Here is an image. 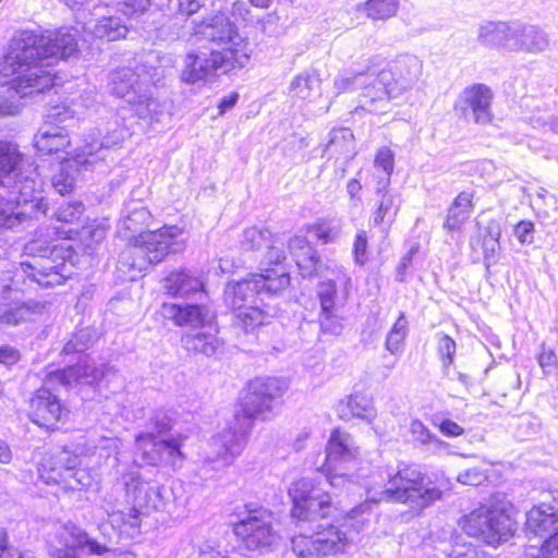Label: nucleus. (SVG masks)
Masks as SVG:
<instances>
[{
	"label": "nucleus",
	"mask_w": 558,
	"mask_h": 558,
	"mask_svg": "<svg viewBox=\"0 0 558 558\" xmlns=\"http://www.w3.org/2000/svg\"><path fill=\"white\" fill-rule=\"evenodd\" d=\"M78 31L61 27L40 33L16 31L0 58V116L20 110V99L43 94L54 85L53 60L66 59L77 51Z\"/></svg>",
	"instance_id": "nucleus-1"
},
{
	"label": "nucleus",
	"mask_w": 558,
	"mask_h": 558,
	"mask_svg": "<svg viewBox=\"0 0 558 558\" xmlns=\"http://www.w3.org/2000/svg\"><path fill=\"white\" fill-rule=\"evenodd\" d=\"M359 450L353 446L351 436L336 429L328 441L324 457L323 471L324 481L320 478L303 477L291 484L289 496L293 507L291 514L300 522H313L316 519H325L336 510L330 494L325 486L331 488L345 487L353 483L354 477L363 480V487L366 492L365 517L369 519L368 504L391 501L390 497L384 496L381 492L389 489L388 471H377L369 476L354 474L357 465Z\"/></svg>",
	"instance_id": "nucleus-2"
},
{
	"label": "nucleus",
	"mask_w": 558,
	"mask_h": 558,
	"mask_svg": "<svg viewBox=\"0 0 558 558\" xmlns=\"http://www.w3.org/2000/svg\"><path fill=\"white\" fill-rule=\"evenodd\" d=\"M28 259L22 260L13 277L0 279V323L17 325L41 314L46 305L26 302L24 293L33 284L43 288L60 286L72 275L74 250L66 242L44 245L39 240L25 246Z\"/></svg>",
	"instance_id": "nucleus-3"
},
{
	"label": "nucleus",
	"mask_w": 558,
	"mask_h": 558,
	"mask_svg": "<svg viewBox=\"0 0 558 558\" xmlns=\"http://www.w3.org/2000/svg\"><path fill=\"white\" fill-rule=\"evenodd\" d=\"M151 218L150 213L138 202L125 205L118 223V233L129 241L120 254L117 269L125 280H136L142 274L177 251V239L182 234L178 226H165L155 231H142Z\"/></svg>",
	"instance_id": "nucleus-4"
},
{
	"label": "nucleus",
	"mask_w": 558,
	"mask_h": 558,
	"mask_svg": "<svg viewBox=\"0 0 558 558\" xmlns=\"http://www.w3.org/2000/svg\"><path fill=\"white\" fill-rule=\"evenodd\" d=\"M287 389V383L277 377H257L247 384L241 411L235 412L228 426L213 438L211 445L223 466L230 465L242 453L254 421L272 416Z\"/></svg>",
	"instance_id": "nucleus-5"
},
{
	"label": "nucleus",
	"mask_w": 558,
	"mask_h": 558,
	"mask_svg": "<svg viewBox=\"0 0 558 558\" xmlns=\"http://www.w3.org/2000/svg\"><path fill=\"white\" fill-rule=\"evenodd\" d=\"M290 284V276L282 269H265L240 281H230L223 291V302L233 312V327L245 333L266 325L275 308L265 303Z\"/></svg>",
	"instance_id": "nucleus-6"
},
{
	"label": "nucleus",
	"mask_w": 558,
	"mask_h": 558,
	"mask_svg": "<svg viewBox=\"0 0 558 558\" xmlns=\"http://www.w3.org/2000/svg\"><path fill=\"white\" fill-rule=\"evenodd\" d=\"M423 72L422 60L414 54H401L385 63L384 59H369V74L374 87L366 86L361 99V106L369 113H385L389 100L407 90L412 89Z\"/></svg>",
	"instance_id": "nucleus-7"
},
{
	"label": "nucleus",
	"mask_w": 558,
	"mask_h": 558,
	"mask_svg": "<svg viewBox=\"0 0 558 558\" xmlns=\"http://www.w3.org/2000/svg\"><path fill=\"white\" fill-rule=\"evenodd\" d=\"M365 506L353 508L341 522L316 525L311 536L300 534L292 538V550L296 558H325L349 550L360 542V533L368 524Z\"/></svg>",
	"instance_id": "nucleus-8"
},
{
	"label": "nucleus",
	"mask_w": 558,
	"mask_h": 558,
	"mask_svg": "<svg viewBox=\"0 0 558 558\" xmlns=\"http://www.w3.org/2000/svg\"><path fill=\"white\" fill-rule=\"evenodd\" d=\"M119 445L120 439L117 437L101 436L92 440L82 437L73 451L62 449L46 457L38 468L39 477L45 484L60 485L66 490L81 489V472L76 470L80 464L78 456L98 453L99 457L109 458L118 452Z\"/></svg>",
	"instance_id": "nucleus-9"
},
{
	"label": "nucleus",
	"mask_w": 558,
	"mask_h": 558,
	"mask_svg": "<svg viewBox=\"0 0 558 558\" xmlns=\"http://www.w3.org/2000/svg\"><path fill=\"white\" fill-rule=\"evenodd\" d=\"M451 489V482L444 473L423 474L416 466L402 465L389 476V489L383 492L393 502L424 509L440 500Z\"/></svg>",
	"instance_id": "nucleus-10"
},
{
	"label": "nucleus",
	"mask_w": 558,
	"mask_h": 558,
	"mask_svg": "<svg viewBox=\"0 0 558 558\" xmlns=\"http://www.w3.org/2000/svg\"><path fill=\"white\" fill-rule=\"evenodd\" d=\"M194 37L197 43L208 41L221 49H211L230 60L231 66L244 68L251 58L250 43L238 31V27L223 14L215 15L194 25Z\"/></svg>",
	"instance_id": "nucleus-11"
},
{
	"label": "nucleus",
	"mask_w": 558,
	"mask_h": 558,
	"mask_svg": "<svg viewBox=\"0 0 558 558\" xmlns=\"http://www.w3.org/2000/svg\"><path fill=\"white\" fill-rule=\"evenodd\" d=\"M40 189V182L26 175L19 190H8V198L0 194V232L16 230L27 220L47 214L48 203Z\"/></svg>",
	"instance_id": "nucleus-12"
},
{
	"label": "nucleus",
	"mask_w": 558,
	"mask_h": 558,
	"mask_svg": "<svg viewBox=\"0 0 558 558\" xmlns=\"http://www.w3.org/2000/svg\"><path fill=\"white\" fill-rule=\"evenodd\" d=\"M135 62L134 68L112 71L108 82L110 93L129 104L135 102L146 87L157 85L162 76V71L155 65L157 57L153 52L141 56Z\"/></svg>",
	"instance_id": "nucleus-13"
},
{
	"label": "nucleus",
	"mask_w": 558,
	"mask_h": 558,
	"mask_svg": "<svg viewBox=\"0 0 558 558\" xmlns=\"http://www.w3.org/2000/svg\"><path fill=\"white\" fill-rule=\"evenodd\" d=\"M125 500L130 505L129 519L125 521L132 527L138 526L141 514L150 511H163L169 504L168 490L145 482L138 471H131L123 476Z\"/></svg>",
	"instance_id": "nucleus-14"
},
{
	"label": "nucleus",
	"mask_w": 558,
	"mask_h": 558,
	"mask_svg": "<svg viewBox=\"0 0 558 558\" xmlns=\"http://www.w3.org/2000/svg\"><path fill=\"white\" fill-rule=\"evenodd\" d=\"M460 525L469 536L489 546H497L513 534L511 518L502 510L489 507L473 510L462 519Z\"/></svg>",
	"instance_id": "nucleus-15"
},
{
	"label": "nucleus",
	"mask_w": 558,
	"mask_h": 558,
	"mask_svg": "<svg viewBox=\"0 0 558 558\" xmlns=\"http://www.w3.org/2000/svg\"><path fill=\"white\" fill-rule=\"evenodd\" d=\"M233 532L246 550L257 554L270 550L278 537L272 513L264 508L248 509L247 515L234 524Z\"/></svg>",
	"instance_id": "nucleus-16"
},
{
	"label": "nucleus",
	"mask_w": 558,
	"mask_h": 558,
	"mask_svg": "<svg viewBox=\"0 0 558 558\" xmlns=\"http://www.w3.org/2000/svg\"><path fill=\"white\" fill-rule=\"evenodd\" d=\"M126 136H129V130L118 117H114L104 130H92L85 136L82 146L77 149L76 161L89 162L95 167L105 159L107 150L120 146Z\"/></svg>",
	"instance_id": "nucleus-17"
},
{
	"label": "nucleus",
	"mask_w": 558,
	"mask_h": 558,
	"mask_svg": "<svg viewBox=\"0 0 558 558\" xmlns=\"http://www.w3.org/2000/svg\"><path fill=\"white\" fill-rule=\"evenodd\" d=\"M185 437L178 435L157 441L149 430L140 433L136 438V448L142 459L149 465L166 464L181 468L184 454L181 450Z\"/></svg>",
	"instance_id": "nucleus-18"
},
{
	"label": "nucleus",
	"mask_w": 558,
	"mask_h": 558,
	"mask_svg": "<svg viewBox=\"0 0 558 558\" xmlns=\"http://www.w3.org/2000/svg\"><path fill=\"white\" fill-rule=\"evenodd\" d=\"M57 386H60L59 383L48 385L46 377L44 386L36 390L29 400L28 417L41 428L52 430L69 415V410L53 392Z\"/></svg>",
	"instance_id": "nucleus-19"
},
{
	"label": "nucleus",
	"mask_w": 558,
	"mask_h": 558,
	"mask_svg": "<svg viewBox=\"0 0 558 558\" xmlns=\"http://www.w3.org/2000/svg\"><path fill=\"white\" fill-rule=\"evenodd\" d=\"M549 495L551 501H543L526 513V530L543 539L542 548L533 546L520 558H544L546 539L558 533V490Z\"/></svg>",
	"instance_id": "nucleus-20"
},
{
	"label": "nucleus",
	"mask_w": 558,
	"mask_h": 558,
	"mask_svg": "<svg viewBox=\"0 0 558 558\" xmlns=\"http://www.w3.org/2000/svg\"><path fill=\"white\" fill-rule=\"evenodd\" d=\"M351 279L345 278L344 288L339 290L335 281H323L317 287L320 304L319 324L326 333L338 335L342 330V308L348 300V286Z\"/></svg>",
	"instance_id": "nucleus-21"
},
{
	"label": "nucleus",
	"mask_w": 558,
	"mask_h": 558,
	"mask_svg": "<svg viewBox=\"0 0 558 558\" xmlns=\"http://www.w3.org/2000/svg\"><path fill=\"white\" fill-rule=\"evenodd\" d=\"M60 546L50 545L51 558H80L76 549L92 556H102L110 551L109 545L90 537L84 530L72 522L64 524L57 533Z\"/></svg>",
	"instance_id": "nucleus-22"
},
{
	"label": "nucleus",
	"mask_w": 558,
	"mask_h": 558,
	"mask_svg": "<svg viewBox=\"0 0 558 558\" xmlns=\"http://www.w3.org/2000/svg\"><path fill=\"white\" fill-rule=\"evenodd\" d=\"M233 69L236 68L231 66L230 60L218 52L191 50L184 57L181 80L186 84H202L215 76L219 70L228 73Z\"/></svg>",
	"instance_id": "nucleus-23"
},
{
	"label": "nucleus",
	"mask_w": 558,
	"mask_h": 558,
	"mask_svg": "<svg viewBox=\"0 0 558 558\" xmlns=\"http://www.w3.org/2000/svg\"><path fill=\"white\" fill-rule=\"evenodd\" d=\"M494 93L485 84L476 83L463 88L454 102L456 112L466 121L487 124L493 119Z\"/></svg>",
	"instance_id": "nucleus-24"
},
{
	"label": "nucleus",
	"mask_w": 558,
	"mask_h": 558,
	"mask_svg": "<svg viewBox=\"0 0 558 558\" xmlns=\"http://www.w3.org/2000/svg\"><path fill=\"white\" fill-rule=\"evenodd\" d=\"M24 169V159L17 146L8 141H0V186L13 192L21 186L24 177L31 175L37 182V167Z\"/></svg>",
	"instance_id": "nucleus-25"
},
{
	"label": "nucleus",
	"mask_w": 558,
	"mask_h": 558,
	"mask_svg": "<svg viewBox=\"0 0 558 558\" xmlns=\"http://www.w3.org/2000/svg\"><path fill=\"white\" fill-rule=\"evenodd\" d=\"M110 371H113L112 366L101 365V367H98L94 362L84 357L75 365L49 372L47 374V384L59 383L60 387L65 389L74 385L92 386L102 379Z\"/></svg>",
	"instance_id": "nucleus-26"
},
{
	"label": "nucleus",
	"mask_w": 558,
	"mask_h": 558,
	"mask_svg": "<svg viewBox=\"0 0 558 558\" xmlns=\"http://www.w3.org/2000/svg\"><path fill=\"white\" fill-rule=\"evenodd\" d=\"M510 52L539 54L549 47L548 34L537 25L513 21Z\"/></svg>",
	"instance_id": "nucleus-27"
},
{
	"label": "nucleus",
	"mask_w": 558,
	"mask_h": 558,
	"mask_svg": "<svg viewBox=\"0 0 558 558\" xmlns=\"http://www.w3.org/2000/svg\"><path fill=\"white\" fill-rule=\"evenodd\" d=\"M161 315L163 318L172 320L177 326H191L193 328L209 326L214 318L210 308L205 304L179 305L163 303Z\"/></svg>",
	"instance_id": "nucleus-28"
},
{
	"label": "nucleus",
	"mask_w": 558,
	"mask_h": 558,
	"mask_svg": "<svg viewBox=\"0 0 558 558\" xmlns=\"http://www.w3.org/2000/svg\"><path fill=\"white\" fill-rule=\"evenodd\" d=\"M119 10L129 16L143 13L150 5L159 9L168 5L169 9H175L181 14L190 16L196 13L202 7V0H120L118 2Z\"/></svg>",
	"instance_id": "nucleus-29"
},
{
	"label": "nucleus",
	"mask_w": 558,
	"mask_h": 558,
	"mask_svg": "<svg viewBox=\"0 0 558 558\" xmlns=\"http://www.w3.org/2000/svg\"><path fill=\"white\" fill-rule=\"evenodd\" d=\"M288 247L303 278L319 274L323 263L305 236L294 235L289 240Z\"/></svg>",
	"instance_id": "nucleus-30"
},
{
	"label": "nucleus",
	"mask_w": 558,
	"mask_h": 558,
	"mask_svg": "<svg viewBox=\"0 0 558 558\" xmlns=\"http://www.w3.org/2000/svg\"><path fill=\"white\" fill-rule=\"evenodd\" d=\"M513 21H486L478 25L477 43L487 48L510 52Z\"/></svg>",
	"instance_id": "nucleus-31"
},
{
	"label": "nucleus",
	"mask_w": 558,
	"mask_h": 558,
	"mask_svg": "<svg viewBox=\"0 0 558 558\" xmlns=\"http://www.w3.org/2000/svg\"><path fill=\"white\" fill-rule=\"evenodd\" d=\"M375 193L377 201L372 214L373 223L376 227L389 228L401 206V198L397 192L391 191L389 187L379 190V184L375 185Z\"/></svg>",
	"instance_id": "nucleus-32"
},
{
	"label": "nucleus",
	"mask_w": 558,
	"mask_h": 558,
	"mask_svg": "<svg viewBox=\"0 0 558 558\" xmlns=\"http://www.w3.org/2000/svg\"><path fill=\"white\" fill-rule=\"evenodd\" d=\"M356 155L354 135L348 128L333 129L325 145L323 157L336 158L347 165Z\"/></svg>",
	"instance_id": "nucleus-33"
},
{
	"label": "nucleus",
	"mask_w": 558,
	"mask_h": 558,
	"mask_svg": "<svg viewBox=\"0 0 558 558\" xmlns=\"http://www.w3.org/2000/svg\"><path fill=\"white\" fill-rule=\"evenodd\" d=\"M168 294L174 298H187L192 294L204 296V284L195 276L186 271H173L165 278L163 284Z\"/></svg>",
	"instance_id": "nucleus-34"
},
{
	"label": "nucleus",
	"mask_w": 558,
	"mask_h": 558,
	"mask_svg": "<svg viewBox=\"0 0 558 558\" xmlns=\"http://www.w3.org/2000/svg\"><path fill=\"white\" fill-rule=\"evenodd\" d=\"M77 153L72 158H65L60 162L59 171L51 179L52 187L61 195L70 193L76 182V174L81 170H92L94 166L89 162H78Z\"/></svg>",
	"instance_id": "nucleus-35"
},
{
	"label": "nucleus",
	"mask_w": 558,
	"mask_h": 558,
	"mask_svg": "<svg viewBox=\"0 0 558 558\" xmlns=\"http://www.w3.org/2000/svg\"><path fill=\"white\" fill-rule=\"evenodd\" d=\"M322 80L315 71H303L295 75L289 86V95L293 99L312 102L322 95Z\"/></svg>",
	"instance_id": "nucleus-36"
},
{
	"label": "nucleus",
	"mask_w": 558,
	"mask_h": 558,
	"mask_svg": "<svg viewBox=\"0 0 558 558\" xmlns=\"http://www.w3.org/2000/svg\"><path fill=\"white\" fill-rule=\"evenodd\" d=\"M70 144L63 126L47 124L35 135V147L43 155L58 154Z\"/></svg>",
	"instance_id": "nucleus-37"
},
{
	"label": "nucleus",
	"mask_w": 558,
	"mask_h": 558,
	"mask_svg": "<svg viewBox=\"0 0 558 558\" xmlns=\"http://www.w3.org/2000/svg\"><path fill=\"white\" fill-rule=\"evenodd\" d=\"M83 28L92 33L95 37L108 41L124 37L128 32L126 26L121 23V20L114 16L89 19L83 22Z\"/></svg>",
	"instance_id": "nucleus-38"
},
{
	"label": "nucleus",
	"mask_w": 558,
	"mask_h": 558,
	"mask_svg": "<svg viewBox=\"0 0 558 558\" xmlns=\"http://www.w3.org/2000/svg\"><path fill=\"white\" fill-rule=\"evenodd\" d=\"M209 329L211 327L209 326ZM217 330L214 331H192L184 335L181 339L184 349L190 352L201 353L206 356L214 355L220 347V341L216 336Z\"/></svg>",
	"instance_id": "nucleus-39"
},
{
	"label": "nucleus",
	"mask_w": 558,
	"mask_h": 558,
	"mask_svg": "<svg viewBox=\"0 0 558 558\" xmlns=\"http://www.w3.org/2000/svg\"><path fill=\"white\" fill-rule=\"evenodd\" d=\"M374 80L373 76L369 74V64L367 65L365 71L352 74V75H338L333 81V89L336 95H340L342 93H349L353 92L356 88H361L362 93L360 95L359 99V106L355 108V110H363L361 99L362 95L364 93V89L366 86H369L371 88L374 87ZM364 111H366L364 109Z\"/></svg>",
	"instance_id": "nucleus-40"
},
{
	"label": "nucleus",
	"mask_w": 558,
	"mask_h": 558,
	"mask_svg": "<svg viewBox=\"0 0 558 558\" xmlns=\"http://www.w3.org/2000/svg\"><path fill=\"white\" fill-rule=\"evenodd\" d=\"M148 88L146 87L135 102H131V105L141 119H148L150 122H161L168 116L166 105L155 99Z\"/></svg>",
	"instance_id": "nucleus-41"
},
{
	"label": "nucleus",
	"mask_w": 558,
	"mask_h": 558,
	"mask_svg": "<svg viewBox=\"0 0 558 558\" xmlns=\"http://www.w3.org/2000/svg\"><path fill=\"white\" fill-rule=\"evenodd\" d=\"M473 194L469 192H461L450 206L445 221V228L450 231L460 229L462 223L469 218L472 210Z\"/></svg>",
	"instance_id": "nucleus-42"
},
{
	"label": "nucleus",
	"mask_w": 558,
	"mask_h": 558,
	"mask_svg": "<svg viewBox=\"0 0 558 558\" xmlns=\"http://www.w3.org/2000/svg\"><path fill=\"white\" fill-rule=\"evenodd\" d=\"M500 225L495 220L489 221L484 230L482 241L484 263L487 269L498 260L500 253Z\"/></svg>",
	"instance_id": "nucleus-43"
},
{
	"label": "nucleus",
	"mask_w": 558,
	"mask_h": 558,
	"mask_svg": "<svg viewBox=\"0 0 558 558\" xmlns=\"http://www.w3.org/2000/svg\"><path fill=\"white\" fill-rule=\"evenodd\" d=\"M374 168L376 170L375 179L376 184H379V190L389 187L390 177L395 168V156L388 147H380L375 156Z\"/></svg>",
	"instance_id": "nucleus-44"
},
{
	"label": "nucleus",
	"mask_w": 558,
	"mask_h": 558,
	"mask_svg": "<svg viewBox=\"0 0 558 558\" xmlns=\"http://www.w3.org/2000/svg\"><path fill=\"white\" fill-rule=\"evenodd\" d=\"M367 17L372 20L385 21L395 16L399 9L398 0H366L359 5Z\"/></svg>",
	"instance_id": "nucleus-45"
},
{
	"label": "nucleus",
	"mask_w": 558,
	"mask_h": 558,
	"mask_svg": "<svg viewBox=\"0 0 558 558\" xmlns=\"http://www.w3.org/2000/svg\"><path fill=\"white\" fill-rule=\"evenodd\" d=\"M311 231L322 243H333L341 236L342 222L337 218L319 219L311 227Z\"/></svg>",
	"instance_id": "nucleus-46"
},
{
	"label": "nucleus",
	"mask_w": 558,
	"mask_h": 558,
	"mask_svg": "<svg viewBox=\"0 0 558 558\" xmlns=\"http://www.w3.org/2000/svg\"><path fill=\"white\" fill-rule=\"evenodd\" d=\"M271 233L268 229L251 227L245 229L240 239L243 251H257L270 242Z\"/></svg>",
	"instance_id": "nucleus-47"
},
{
	"label": "nucleus",
	"mask_w": 558,
	"mask_h": 558,
	"mask_svg": "<svg viewBox=\"0 0 558 558\" xmlns=\"http://www.w3.org/2000/svg\"><path fill=\"white\" fill-rule=\"evenodd\" d=\"M409 331V323L404 313H400L398 319L389 330L385 347L391 354L398 353Z\"/></svg>",
	"instance_id": "nucleus-48"
},
{
	"label": "nucleus",
	"mask_w": 558,
	"mask_h": 558,
	"mask_svg": "<svg viewBox=\"0 0 558 558\" xmlns=\"http://www.w3.org/2000/svg\"><path fill=\"white\" fill-rule=\"evenodd\" d=\"M196 548L198 551V558H209L215 554H219L215 542L206 541L201 543V539L195 537L189 541H182L178 549V555L182 557H192L194 556Z\"/></svg>",
	"instance_id": "nucleus-49"
},
{
	"label": "nucleus",
	"mask_w": 558,
	"mask_h": 558,
	"mask_svg": "<svg viewBox=\"0 0 558 558\" xmlns=\"http://www.w3.org/2000/svg\"><path fill=\"white\" fill-rule=\"evenodd\" d=\"M348 408L353 416L367 423L376 417V410L371 399L363 395H352L348 399Z\"/></svg>",
	"instance_id": "nucleus-50"
},
{
	"label": "nucleus",
	"mask_w": 558,
	"mask_h": 558,
	"mask_svg": "<svg viewBox=\"0 0 558 558\" xmlns=\"http://www.w3.org/2000/svg\"><path fill=\"white\" fill-rule=\"evenodd\" d=\"M410 432L414 441L421 445H432L434 450L440 451L448 448V444L435 435L418 420H413L410 424Z\"/></svg>",
	"instance_id": "nucleus-51"
},
{
	"label": "nucleus",
	"mask_w": 558,
	"mask_h": 558,
	"mask_svg": "<svg viewBox=\"0 0 558 558\" xmlns=\"http://www.w3.org/2000/svg\"><path fill=\"white\" fill-rule=\"evenodd\" d=\"M456 348V342L451 337L444 333L438 336L437 352L441 360L444 369H447L453 364Z\"/></svg>",
	"instance_id": "nucleus-52"
},
{
	"label": "nucleus",
	"mask_w": 558,
	"mask_h": 558,
	"mask_svg": "<svg viewBox=\"0 0 558 558\" xmlns=\"http://www.w3.org/2000/svg\"><path fill=\"white\" fill-rule=\"evenodd\" d=\"M84 211V205L82 202L75 201L60 205L56 211V218L58 221L63 222H75L77 221Z\"/></svg>",
	"instance_id": "nucleus-53"
},
{
	"label": "nucleus",
	"mask_w": 558,
	"mask_h": 558,
	"mask_svg": "<svg viewBox=\"0 0 558 558\" xmlns=\"http://www.w3.org/2000/svg\"><path fill=\"white\" fill-rule=\"evenodd\" d=\"M367 247H368L367 233L364 230H360L355 234V239L353 242V248H352L353 259L356 265L363 266L368 262Z\"/></svg>",
	"instance_id": "nucleus-54"
},
{
	"label": "nucleus",
	"mask_w": 558,
	"mask_h": 558,
	"mask_svg": "<svg viewBox=\"0 0 558 558\" xmlns=\"http://www.w3.org/2000/svg\"><path fill=\"white\" fill-rule=\"evenodd\" d=\"M147 426L153 429L151 433L156 437V435L165 434L171 429L172 420L167 412L158 410L150 416Z\"/></svg>",
	"instance_id": "nucleus-55"
},
{
	"label": "nucleus",
	"mask_w": 558,
	"mask_h": 558,
	"mask_svg": "<svg viewBox=\"0 0 558 558\" xmlns=\"http://www.w3.org/2000/svg\"><path fill=\"white\" fill-rule=\"evenodd\" d=\"M283 242L279 239L270 238V242L266 245L267 253L265 255L266 262L269 265H279L284 258L286 253L282 248Z\"/></svg>",
	"instance_id": "nucleus-56"
},
{
	"label": "nucleus",
	"mask_w": 558,
	"mask_h": 558,
	"mask_svg": "<svg viewBox=\"0 0 558 558\" xmlns=\"http://www.w3.org/2000/svg\"><path fill=\"white\" fill-rule=\"evenodd\" d=\"M72 104L85 109H96L98 107V95L95 88L84 89L77 97L72 99Z\"/></svg>",
	"instance_id": "nucleus-57"
},
{
	"label": "nucleus",
	"mask_w": 558,
	"mask_h": 558,
	"mask_svg": "<svg viewBox=\"0 0 558 558\" xmlns=\"http://www.w3.org/2000/svg\"><path fill=\"white\" fill-rule=\"evenodd\" d=\"M534 223L529 220H521L514 227V235L521 244H531L534 240Z\"/></svg>",
	"instance_id": "nucleus-58"
},
{
	"label": "nucleus",
	"mask_w": 558,
	"mask_h": 558,
	"mask_svg": "<svg viewBox=\"0 0 558 558\" xmlns=\"http://www.w3.org/2000/svg\"><path fill=\"white\" fill-rule=\"evenodd\" d=\"M538 364L545 374H551L558 365V359L554 350L543 348L537 357Z\"/></svg>",
	"instance_id": "nucleus-59"
},
{
	"label": "nucleus",
	"mask_w": 558,
	"mask_h": 558,
	"mask_svg": "<svg viewBox=\"0 0 558 558\" xmlns=\"http://www.w3.org/2000/svg\"><path fill=\"white\" fill-rule=\"evenodd\" d=\"M485 478V475L480 469L473 468L461 472L458 475L457 481L463 485L477 486Z\"/></svg>",
	"instance_id": "nucleus-60"
},
{
	"label": "nucleus",
	"mask_w": 558,
	"mask_h": 558,
	"mask_svg": "<svg viewBox=\"0 0 558 558\" xmlns=\"http://www.w3.org/2000/svg\"><path fill=\"white\" fill-rule=\"evenodd\" d=\"M439 430L447 437H458L464 433V428L451 420H444L439 424Z\"/></svg>",
	"instance_id": "nucleus-61"
},
{
	"label": "nucleus",
	"mask_w": 558,
	"mask_h": 558,
	"mask_svg": "<svg viewBox=\"0 0 558 558\" xmlns=\"http://www.w3.org/2000/svg\"><path fill=\"white\" fill-rule=\"evenodd\" d=\"M87 331L81 330L78 333L74 336V339L70 340L63 348V352L69 354L72 352H82L87 345L85 343H81V340L85 338Z\"/></svg>",
	"instance_id": "nucleus-62"
},
{
	"label": "nucleus",
	"mask_w": 558,
	"mask_h": 558,
	"mask_svg": "<svg viewBox=\"0 0 558 558\" xmlns=\"http://www.w3.org/2000/svg\"><path fill=\"white\" fill-rule=\"evenodd\" d=\"M231 13L233 16L242 19L244 21H252L250 16V8L245 0H236L232 4Z\"/></svg>",
	"instance_id": "nucleus-63"
},
{
	"label": "nucleus",
	"mask_w": 558,
	"mask_h": 558,
	"mask_svg": "<svg viewBox=\"0 0 558 558\" xmlns=\"http://www.w3.org/2000/svg\"><path fill=\"white\" fill-rule=\"evenodd\" d=\"M20 359L19 351L9 345L0 347V363L12 365Z\"/></svg>",
	"instance_id": "nucleus-64"
}]
</instances>
